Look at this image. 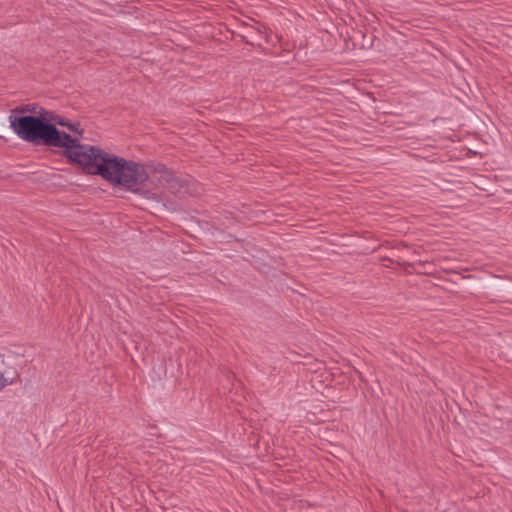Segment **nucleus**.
<instances>
[{
  "mask_svg": "<svg viewBox=\"0 0 512 512\" xmlns=\"http://www.w3.org/2000/svg\"><path fill=\"white\" fill-rule=\"evenodd\" d=\"M11 129L22 140L32 143H42L59 147L65 145L66 133L59 131L55 125L66 126L69 131L82 135L78 123H67L52 113H42L40 116H9Z\"/></svg>",
  "mask_w": 512,
  "mask_h": 512,
  "instance_id": "f257e3e1",
  "label": "nucleus"
},
{
  "mask_svg": "<svg viewBox=\"0 0 512 512\" xmlns=\"http://www.w3.org/2000/svg\"><path fill=\"white\" fill-rule=\"evenodd\" d=\"M107 181L120 185L128 191L145 198H156L165 192L161 190L162 179L157 174L150 175L144 165L128 161L116 155Z\"/></svg>",
  "mask_w": 512,
  "mask_h": 512,
  "instance_id": "f03ea898",
  "label": "nucleus"
},
{
  "mask_svg": "<svg viewBox=\"0 0 512 512\" xmlns=\"http://www.w3.org/2000/svg\"><path fill=\"white\" fill-rule=\"evenodd\" d=\"M75 134L77 137L66 133L65 145L60 146V148H64L65 157L71 163L79 166L86 174L99 175L107 180L116 155L99 146L80 144L79 137L81 135Z\"/></svg>",
  "mask_w": 512,
  "mask_h": 512,
  "instance_id": "7ed1b4c3",
  "label": "nucleus"
},
{
  "mask_svg": "<svg viewBox=\"0 0 512 512\" xmlns=\"http://www.w3.org/2000/svg\"><path fill=\"white\" fill-rule=\"evenodd\" d=\"M17 378V372L14 369L0 371V390L11 385Z\"/></svg>",
  "mask_w": 512,
  "mask_h": 512,
  "instance_id": "20e7f679",
  "label": "nucleus"
},
{
  "mask_svg": "<svg viewBox=\"0 0 512 512\" xmlns=\"http://www.w3.org/2000/svg\"><path fill=\"white\" fill-rule=\"evenodd\" d=\"M19 111L22 113L29 112L32 114L31 116H40L42 113H50L49 111H46L43 108L38 107L36 105H26L22 107Z\"/></svg>",
  "mask_w": 512,
  "mask_h": 512,
  "instance_id": "39448f33",
  "label": "nucleus"
},
{
  "mask_svg": "<svg viewBox=\"0 0 512 512\" xmlns=\"http://www.w3.org/2000/svg\"><path fill=\"white\" fill-rule=\"evenodd\" d=\"M165 182L167 183V190L169 192L175 193L177 191L176 190V186L178 184L177 179H175V178H171V179L165 178Z\"/></svg>",
  "mask_w": 512,
  "mask_h": 512,
  "instance_id": "423d86ee",
  "label": "nucleus"
}]
</instances>
